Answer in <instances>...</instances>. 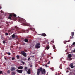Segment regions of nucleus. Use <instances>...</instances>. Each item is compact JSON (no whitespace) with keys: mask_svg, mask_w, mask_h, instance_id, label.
Returning <instances> with one entry per match:
<instances>
[{"mask_svg":"<svg viewBox=\"0 0 75 75\" xmlns=\"http://www.w3.org/2000/svg\"><path fill=\"white\" fill-rule=\"evenodd\" d=\"M16 19L18 20L19 22H20V23H22L23 25H24L25 26H29V25L26 22L25 20L24 19L19 17L17 18Z\"/></svg>","mask_w":75,"mask_h":75,"instance_id":"nucleus-1","label":"nucleus"},{"mask_svg":"<svg viewBox=\"0 0 75 75\" xmlns=\"http://www.w3.org/2000/svg\"><path fill=\"white\" fill-rule=\"evenodd\" d=\"M41 72L42 74L43 75V74H45L46 73V71L45 69H43L42 67H40V68L38 69L37 71V74L38 75H39L40 74V73Z\"/></svg>","mask_w":75,"mask_h":75,"instance_id":"nucleus-2","label":"nucleus"},{"mask_svg":"<svg viewBox=\"0 0 75 75\" xmlns=\"http://www.w3.org/2000/svg\"><path fill=\"white\" fill-rule=\"evenodd\" d=\"M17 16L16 14H15L14 13H11L9 15V16L8 17V19L10 20H11V18L12 19H14V17H16Z\"/></svg>","mask_w":75,"mask_h":75,"instance_id":"nucleus-3","label":"nucleus"},{"mask_svg":"<svg viewBox=\"0 0 75 75\" xmlns=\"http://www.w3.org/2000/svg\"><path fill=\"white\" fill-rule=\"evenodd\" d=\"M68 58L69 59L67 58V59L69 61H71L72 59V58H72V55L71 54H69L68 55Z\"/></svg>","mask_w":75,"mask_h":75,"instance_id":"nucleus-4","label":"nucleus"},{"mask_svg":"<svg viewBox=\"0 0 75 75\" xmlns=\"http://www.w3.org/2000/svg\"><path fill=\"white\" fill-rule=\"evenodd\" d=\"M40 43H37L36 45H35V48L37 49H38V48H40Z\"/></svg>","mask_w":75,"mask_h":75,"instance_id":"nucleus-5","label":"nucleus"},{"mask_svg":"<svg viewBox=\"0 0 75 75\" xmlns=\"http://www.w3.org/2000/svg\"><path fill=\"white\" fill-rule=\"evenodd\" d=\"M21 54L22 55H23V56H24V57H27V54H26V53L24 52V51H21Z\"/></svg>","mask_w":75,"mask_h":75,"instance_id":"nucleus-6","label":"nucleus"},{"mask_svg":"<svg viewBox=\"0 0 75 75\" xmlns=\"http://www.w3.org/2000/svg\"><path fill=\"white\" fill-rule=\"evenodd\" d=\"M16 72H18V73H20V74H22L23 72V70L17 69V70H16Z\"/></svg>","mask_w":75,"mask_h":75,"instance_id":"nucleus-7","label":"nucleus"},{"mask_svg":"<svg viewBox=\"0 0 75 75\" xmlns=\"http://www.w3.org/2000/svg\"><path fill=\"white\" fill-rule=\"evenodd\" d=\"M15 69H16V68H15V67H12L11 69V71H14Z\"/></svg>","mask_w":75,"mask_h":75,"instance_id":"nucleus-8","label":"nucleus"},{"mask_svg":"<svg viewBox=\"0 0 75 75\" xmlns=\"http://www.w3.org/2000/svg\"><path fill=\"white\" fill-rule=\"evenodd\" d=\"M23 66H20L19 67H18V69H23Z\"/></svg>","mask_w":75,"mask_h":75,"instance_id":"nucleus-9","label":"nucleus"},{"mask_svg":"<svg viewBox=\"0 0 75 75\" xmlns=\"http://www.w3.org/2000/svg\"><path fill=\"white\" fill-rule=\"evenodd\" d=\"M40 35H41L42 36H44V37L47 36V35L46 34H45V33H42Z\"/></svg>","mask_w":75,"mask_h":75,"instance_id":"nucleus-10","label":"nucleus"},{"mask_svg":"<svg viewBox=\"0 0 75 75\" xmlns=\"http://www.w3.org/2000/svg\"><path fill=\"white\" fill-rule=\"evenodd\" d=\"M24 41L26 42H28V40L27 39H24Z\"/></svg>","mask_w":75,"mask_h":75,"instance_id":"nucleus-11","label":"nucleus"},{"mask_svg":"<svg viewBox=\"0 0 75 75\" xmlns=\"http://www.w3.org/2000/svg\"><path fill=\"white\" fill-rule=\"evenodd\" d=\"M73 66V63H71L70 64V66H71V68H74V67Z\"/></svg>","mask_w":75,"mask_h":75,"instance_id":"nucleus-12","label":"nucleus"},{"mask_svg":"<svg viewBox=\"0 0 75 75\" xmlns=\"http://www.w3.org/2000/svg\"><path fill=\"white\" fill-rule=\"evenodd\" d=\"M46 48L47 50H48L50 48V46H49V45H47L46 46Z\"/></svg>","mask_w":75,"mask_h":75,"instance_id":"nucleus-13","label":"nucleus"},{"mask_svg":"<svg viewBox=\"0 0 75 75\" xmlns=\"http://www.w3.org/2000/svg\"><path fill=\"white\" fill-rule=\"evenodd\" d=\"M27 72L28 74H30V73H31V70H30V69L28 70Z\"/></svg>","mask_w":75,"mask_h":75,"instance_id":"nucleus-14","label":"nucleus"},{"mask_svg":"<svg viewBox=\"0 0 75 75\" xmlns=\"http://www.w3.org/2000/svg\"><path fill=\"white\" fill-rule=\"evenodd\" d=\"M15 36H16V35L14 34H13L12 35V38H15Z\"/></svg>","mask_w":75,"mask_h":75,"instance_id":"nucleus-15","label":"nucleus"},{"mask_svg":"<svg viewBox=\"0 0 75 75\" xmlns=\"http://www.w3.org/2000/svg\"><path fill=\"white\" fill-rule=\"evenodd\" d=\"M71 35L72 37H73L74 35V32L71 33Z\"/></svg>","mask_w":75,"mask_h":75,"instance_id":"nucleus-16","label":"nucleus"},{"mask_svg":"<svg viewBox=\"0 0 75 75\" xmlns=\"http://www.w3.org/2000/svg\"><path fill=\"white\" fill-rule=\"evenodd\" d=\"M47 42V41H45L43 42V44H46V42Z\"/></svg>","mask_w":75,"mask_h":75,"instance_id":"nucleus-17","label":"nucleus"},{"mask_svg":"<svg viewBox=\"0 0 75 75\" xmlns=\"http://www.w3.org/2000/svg\"><path fill=\"white\" fill-rule=\"evenodd\" d=\"M16 57L17 58V59H19V58H20V56L19 55H17L16 56Z\"/></svg>","mask_w":75,"mask_h":75,"instance_id":"nucleus-18","label":"nucleus"},{"mask_svg":"<svg viewBox=\"0 0 75 75\" xmlns=\"http://www.w3.org/2000/svg\"><path fill=\"white\" fill-rule=\"evenodd\" d=\"M24 69H25V71H27V67H25Z\"/></svg>","mask_w":75,"mask_h":75,"instance_id":"nucleus-19","label":"nucleus"},{"mask_svg":"<svg viewBox=\"0 0 75 75\" xmlns=\"http://www.w3.org/2000/svg\"><path fill=\"white\" fill-rule=\"evenodd\" d=\"M53 49H54V50H55V46L54 45H53Z\"/></svg>","mask_w":75,"mask_h":75,"instance_id":"nucleus-20","label":"nucleus"},{"mask_svg":"<svg viewBox=\"0 0 75 75\" xmlns=\"http://www.w3.org/2000/svg\"><path fill=\"white\" fill-rule=\"evenodd\" d=\"M30 58H31V57H30L28 58V61H29V60H30Z\"/></svg>","mask_w":75,"mask_h":75,"instance_id":"nucleus-21","label":"nucleus"},{"mask_svg":"<svg viewBox=\"0 0 75 75\" xmlns=\"http://www.w3.org/2000/svg\"><path fill=\"white\" fill-rule=\"evenodd\" d=\"M3 71H0V74H3Z\"/></svg>","mask_w":75,"mask_h":75,"instance_id":"nucleus-22","label":"nucleus"},{"mask_svg":"<svg viewBox=\"0 0 75 75\" xmlns=\"http://www.w3.org/2000/svg\"><path fill=\"white\" fill-rule=\"evenodd\" d=\"M7 73H8V74H10V70H8V71H7Z\"/></svg>","mask_w":75,"mask_h":75,"instance_id":"nucleus-23","label":"nucleus"},{"mask_svg":"<svg viewBox=\"0 0 75 75\" xmlns=\"http://www.w3.org/2000/svg\"><path fill=\"white\" fill-rule=\"evenodd\" d=\"M3 43L4 44L5 43H6V42H5L4 41H3Z\"/></svg>","mask_w":75,"mask_h":75,"instance_id":"nucleus-24","label":"nucleus"},{"mask_svg":"<svg viewBox=\"0 0 75 75\" xmlns=\"http://www.w3.org/2000/svg\"><path fill=\"white\" fill-rule=\"evenodd\" d=\"M8 55H11V54L10 52H8L7 53Z\"/></svg>","mask_w":75,"mask_h":75,"instance_id":"nucleus-25","label":"nucleus"},{"mask_svg":"<svg viewBox=\"0 0 75 75\" xmlns=\"http://www.w3.org/2000/svg\"><path fill=\"white\" fill-rule=\"evenodd\" d=\"M5 35H8V33H5Z\"/></svg>","mask_w":75,"mask_h":75,"instance_id":"nucleus-26","label":"nucleus"},{"mask_svg":"<svg viewBox=\"0 0 75 75\" xmlns=\"http://www.w3.org/2000/svg\"><path fill=\"white\" fill-rule=\"evenodd\" d=\"M73 45H75V42H74L73 44H72Z\"/></svg>","mask_w":75,"mask_h":75,"instance_id":"nucleus-27","label":"nucleus"},{"mask_svg":"<svg viewBox=\"0 0 75 75\" xmlns=\"http://www.w3.org/2000/svg\"><path fill=\"white\" fill-rule=\"evenodd\" d=\"M66 42H67V41H64V44H66Z\"/></svg>","mask_w":75,"mask_h":75,"instance_id":"nucleus-28","label":"nucleus"},{"mask_svg":"<svg viewBox=\"0 0 75 75\" xmlns=\"http://www.w3.org/2000/svg\"><path fill=\"white\" fill-rule=\"evenodd\" d=\"M15 59V58L14 57H13L12 58V60H14Z\"/></svg>","mask_w":75,"mask_h":75,"instance_id":"nucleus-29","label":"nucleus"},{"mask_svg":"<svg viewBox=\"0 0 75 75\" xmlns=\"http://www.w3.org/2000/svg\"><path fill=\"white\" fill-rule=\"evenodd\" d=\"M1 13H4V12L2 10H1Z\"/></svg>","mask_w":75,"mask_h":75,"instance_id":"nucleus-30","label":"nucleus"},{"mask_svg":"<svg viewBox=\"0 0 75 75\" xmlns=\"http://www.w3.org/2000/svg\"><path fill=\"white\" fill-rule=\"evenodd\" d=\"M21 63H22V64H24V62H23V61H22Z\"/></svg>","mask_w":75,"mask_h":75,"instance_id":"nucleus-31","label":"nucleus"},{"mask_svg":"<svg viewBox=\"0 0 75 75\" xmlns=\"http://www.w3.org/2000/svg\"><path fill=\"white\" fill-rule=\"evenodd\" d=\"M45 66L46 68H47V67H48V66L47 65H46Z\"/></svg>","mask_w":75,"mask_h":75,"instance_id":"nucleus-32","label":"nucleus"},{"mask_svg":"<svg viewBox=\"0 0 75 75\" xmlns=\"http://www.w3.org/2000/svg\"><path fill=\"white\" fill-rule=\"evenodd\" d=\"M15 28H17V26H15Z\"/></svg>","mask_w":75,"mask_h":75,"instance_id":"nucleus-33","label":"nucleus"},{"mask_svg":"<svg viewBox=\"0 0 75 75\" xmlns=\"http://www.w3.org/2000/svg\"><path fill=\"white\" fill-rule=\"evenodd\" d=\"M74 52H75V49H74L73 51Z\"/></svg>","mask_w":75,"mask_h":75,"instance_id":"nucleus-34","label":"nucleus"},{"mask_svg":"<svg viewBox=\"0 0 75 75\" xmlns=\"http://www.w3.org/2000/svg\"><path fill=\"white\" fill-rule=\"evenodd\" d=\"M73 37H71V36H70V39H72V38Z\"/></svg>","mask_w":75,"mask_h":75,"instance_id":"nucleus-35","label":"nucleus"},{"mask_svg":"<svg viewBox=\"0 0 75 75\" xmlns=\"http://www.w3.org/2000/svg\"><path fill=\"white\" fill-rule=\"evenodd\" d=\"M5 60H7V58H5Z\"/></svg>","mask_w":75,"mask_h":75,"instance_id":"nucleus-36","label":"nucleus"},{"mask_svg":"<svg viewBox=\"0 0 75 75\" xmlns=\"http://www.w3.org/2000/svg\"><path fill=\"white\" fill-rule=\"evenodd\" d=\"M6 23L7 24H8V22H7Z\"/></svg>","mask_w":75,"mask_h":75,"instance_id":"nucleus-37","label":"nucleus"},{"mask_svg":"<svg viewBox=\"0 0 75 75\" xmlns=\"http://www.w3.org/2000/svg\"><path fill=\"white\" fill-rule=\"evenodd\" d=\"M1 8H1V7H0V9H1Z\"/></svg>","mask_w":75,"mask_h":75,"instance_id":"nucleus-38","label":"nucleus"},{"mask_svg":"<svg viewBox=\"0 0 75 75\" xmlns=\"http://www.w3.org/2000/svg\"><path fill=\"white\" fill-rule=\"evenodd\" d=\"M1 19H2V18H0V20H1Z\"/></svg>","mask_w":75,"mask_h":75,"instance_id":"nucleus-39","label":"nucleus"},{"mask_svg":"<svg viewBox=\"0 0 75 75\" xmlns=\"http://www.w3.org/2000/svg\"><path fill=\"white\" fill-rule=\"evenodd\" d=\"M50 64V62H49L47 63V64Z\"/></svg>","mask_w":75,"mask_h":75,"instance_id":"nucleus-40","label":"nucleus"},{"mask_svg":"<svg viewBox=\"0 0 75 75\" xmlns=\"http://www.w3.org/2000/svg\"><path fill=\"white\" fill-rule=\"evenodd\" d=\"M30 67H32V65L30 66Z\"/></svg>","mask_w":75,"mask_h":75,"instance_id":"nucleus-41","label":"nucleus"},{"mask_svg":"<svg viewBox=\"0 0 75 75\" xmlns=\"http://www.w3.org/2000/svg\"><path fill=\"white\" fill-rule=\"evenodd\" d=\"M34 56H32V57H33H33H34Z\"/></svg>","mask_w":75,"mask_h":75,"instance_id":"nucleus-42","label":"nucleus"},{"mask_svg":"<svg viewBox=\"0 0 75 75\" xmlns=\"http://www.w3.org/2000/svg\"><path fill=\"white\" fill-rule=\"evenodd\" d=\"M67 42H69V41H67Z\"/></svg>","mask_w":75,"mask_h":75,"instance_id":"nucleus-43","label":"nucleus"},{"mask_svg":"<svg viewBox=\"0 0 75 75\" xmlns=\"http://www.w3.org/2000/svg\"><path fill=\"white\" fill-rule=\"evenodd\" d=\"M58 75H59V74H58Z\"/></svg>","mask_w":75,"mask_h":75,"instance_id":"nucleus-44","label":"nucleus"}]
</instances>
